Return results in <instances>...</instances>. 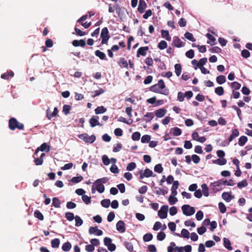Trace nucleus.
I'll return each mask as SVG.
<instances>
[{
  "instance_id": "obj_1",
  "label": "nucleus",
  "mask_w": 252,
  "mask_h": 252,
  "mask_svg": "<svg viewBox=\"0 0 252 252\" xmlns=\"http://www.w3.org/2000/svg\"><path fill=\"white\" fill-rule=\"evenodd\" d=\"M165 87L164 82L163 80L160 79L158 81V84L152 86L150 88V90L153 92L156 93H159L162 94L167 95L169 94V91L167 89H165L163 91L162 89Z\"/></svg>"
},
{
  "instance_id": "obj_2",
  "label": "nucleus",
  "mask_w": 252,
  "mask_h": 252,
  "mask_svg": "<svg viewBox=\"0 0 252 252\" xmlns=\"http://www.w3.org/2000/svg\"><path fill=\"white\" fill-rule=\"evenodd\" d=\"M8 126L11 130H14L16 128L22 130L24 128V125L19 122L15 118H11L9 120Z\"/></svg>"
},
{
  "instance_id": "obj_3",
  "label": "nucleus",
  "mask_w": 252,
  "mask_h": 252,
  "mask_svg": "<svg viewBox=\"0 0 252 252\" xmlns=\"http://www.w3.org/2000/svg\"><path fill=\"white\" fill-rule=\"evenodd\" d=\"M108 179L106 177L97 179L94 183L96 186V189L99 193H102L104 192L105 188L103 184L106 183Z\"/></svg>"
},
{
  "instance_id": "obj_4",
  "label": "nucleus",
  "mask_w": 252,
  "mask_h": 252,
  "mask_svg": "<svg viewBox=\"0 0 252 252\" xmlns=\"http://www.w3.org/2000/svg\"><path fill=\"white\" fill-rule=\"evenodd\" d=\"M78 137L83 140L86 143L92 144L96 140V137L94 135L89 136L87 133H83L78 135Z\"/></svg>"
},
{
  "instance_id": "obj_5",
  "label": "nucleus",
  "mask_w": 252,
  "mask_h": 252,
  "mask_svg": "<svg viewBox=\"0 0 252 252\" xmlns=\"http://www.w3.org/2000/svg\"><path fill=\"white\" fill-rule=\"evenodd\" d=\"M100 37L102 38L101 44H107L108 41L110 38L109 31L107 27L103 28L101 32Z\"/></svg>"
},
{
  "instance_id": "obj_6",
  "label": "nucleus",
  "mask_w": 252,
  "mask_h": 252,
  "mask_svg": "<svg viewBox=\"0 0 252 252\" xmlns=\"http://www.w3.org/2000/svg\"><path fill=\"white\" fill-rule=\"evenodd\" d=\"M182 210L183 214L187 216H191L195 213L194 207L190 206L189 205H184L182 207Z\"/></svg>"
},
{
  "instance_id": "obj_7",
  "label": "nucleus",
  "mask_w": 252,
  "mask_h": 252,
  "mask_svg": "<svg viewBox=\"0 0 252 252\" xmlns=\"http://www.w3.org/2000/svg\"><path fill=\"white\" fill-rule=\"evenodd\" d=\"M168 206L167 205L162 206L158 212V216L162 219L167 218Z\"/></svg>"
},
{
  "instance_id": "obj_8",
  "label": "nucleus",
  "mask_w": 252,
  "mask_h": 252,
  "mask_svg": "<svg viewBox=\"0 0 252 252\" xmlns=\"http://www.w3.org/2000/svg\"><path fill=\"white\" fill-rule=\"evenodd\" d=\"M221 186L220 181L219 180L212 183L210 185V188L214 192H217L222 189Z\"/></svg>"
},
{
  "instance_id": "obj_9",
  "label": "nucleus",
  "mask_w": 252,
  "mask_h": 252,
  "mask_svg": "<svg viewBox=\"0 0 252 252\" xmlns=\"http://www.w3.org/2000/svg\"><path fill=\"white\" fill-rule=\"evenodd\" d=\"M117 230L120 233H124L126 231L125 223L123 220H119L116 223Z\"/></svg>"
},
{
  "instance_id": "obj_10",
  "label": "nucleus",
  "mask_w": 252,
  "mask_h": 252,
  "mask_svg": "<svg viewBox=\"0 0 252 252\" xmlns=\"http://www.w3.org/2000/svg\"><path fill=\"white\" fill-rule=\"evenodd\" d=\"M89 232L91 234L95 233L97 236H101L103 234L102 231L98 229L97 226L95 227H90L89 230Z\"/></svg>"
},
{
  "instance_id": "obj_11",
  "label": "nucleus",
  "mask_w": 252,
  "mask_h": 252,
  "mask_svg": "<svg viewBox=\"0 0 252 252\" xmlns=\"http://www.w3.org/2000/svg\"><path fill=\"white\" fill-rule=\"evenodd\" d=\"M50 150V146L48 145L46 143H43L41 146L37 148L36 150L35 154H36L39 151H45L46 152H49Z\"/></svg>"
},
{
  "instance_id": "obj_12",
  "label": "nucleus",
  "mask_w": 252,
  "mask_h": 252,
  "mask_svg": "<svg viewBox=\"0 0 252 252\" xmlns=\"http://www.w3.org/2000/svg\"><path fill=\"white\" fill-rule=\"evenodd\" d=\"M147 4L144 0H139V5L137 10L140 13H143L145 9L147 8Z\"/></svg>"
},
{
  "instance_id": "obj_13",
  "label": "nucleus",
  "mask_w": 252,
  "mask_h": 252,
  "mask_svg": "<svg viewBox=\"0 0 252 252\" xmlns=\"http://www.w3.org/2000/svg\"><path fill=\"white\" fill-rule=\"evenodd\" d=\"M99 117L98 116H93L90 120V124L91 127H94L96 126H100L101 125L98 121Z\"/></svg>"
},
{
  "instance_id": "obj_14",
  "label": "nucleus",
  "mask_w": 252,
  "mask_h": 252,
  "mask_svg": "<svg viewBox=\"0 0 252 252\" xmlns=\"http://www.w3.org/2000/svg\"><path fill=\"white\" fill-rule=\"evenodd\" d=\"M148 50L149 47L148 46L140 47L137 51V57H139L140 55L145 56Z\"/></svg>"
},
{
  "instance_id": "obj_15",
  "label": "nucleus",
  "mask_w": 252,
  "mask_h": 252,
  "mask_svg": "<svg viewBox=\"0 0 252 252\" xmlns=\"http://www.w3.org/2000/svg\"><path fill=\"white\" fill-rule=\"evenodd\" d=\"M185 43L183 42L179 38L176 37L173 40V45L178 47L180 48L184 46Z\"/></svg>"
},
{
  "instance_id": "obj_16",
  "label": "nucleus",
  "mask_w": 252,
  "mask_h": 252,
  "mask_svg": "<svg viewBox=\"0 0 252 252\" xmlns=\"http://www.w3.org/2000/svg\"><path fill=\"white\" fill-rule=\"evenodd\" d=\"M167 110L164 108H160L155 111V114L158 118L163 117L166 113Z\"/></svg>"
},
{
  "instance_id": "obj_17",
  "label": "nucleus",
  "mask_w": 252,
  "mask_h": 252,
  "mask_svg": "<svg viewBox=\"0 0 252 252\" xmlns=\"http://www.w3.org/2000/svg\"><path fill=\"white\" fill-rule=\"evenodd\" d=\"M72 44L73 46L74 47H78L81 46L82 47H83L86 45V42L84 39H80V40H74Z\"/></svg>"
},
{
  "instance_id": "obj_18",
  "label": "nucleus",
  "mask_w": 252,
  "mask_h": 252,
  "mask_svg": "<svg viewBox=\"0 0 252 252\" xmlns=\"http://www.w3.org/2000/svg\"><path fill=\"white\" fill-rule=\"evenodd\" d=\"M179 185V183L178 181H174L173 183V185L171 187V194L173 195H176L177 194V192L176 191L177 189L178 188V186Z\"/></svg>"
},
{
  "instance_id": "obj_19",
  "label": "nucleus",
  "mask_w": 252,
  "mask_h": 252,
  "mask_svg": "<svg viewBox=\"0 0 252 252\" xmlns=\"http://www.w3.org/2000/svg\"><path fill=\"white\" fill-rule=\"evenodd\" d=\"M154 116L152 112H147L143 117V121L146 123L150 122L154 118Z\"/></svg>"
},
{
  "instance_id": "obj_20",
  "label": "nucleus",
  "mask_w": 252,
  "mask_h": 252,
  "mask_svg": "<svg viewBox=\"0 0 252 252\" xmlns=\"http://www.w3.org/2000/svg\"><path fill=\"white\" fill-rule=\"evenodd\" d=\"M14 72L10 70L6 73H3L1 75V78L3 79L8 80L10 78H12L14 76Z\"/></svg>"
},
{
  "instance_id": "obj_21",
  "label": "nucleus",
  "mask_w": 252,
  "mask_h": 252,
  "mask_svg": "<svg viewBox=\"0 0 252 252\" xmlns=\"http://www.w3.org/2000/svg\"><path fill=\"white\" fill-rule=\"evenodd\" d=\"M239 135V132L237 129H233L232 130V133L228 138L229 142L232 141L233 139L238 136Z\"/></svg>"
},
{
  "instance_id": "obj_22",
  "label": "nucleus",
  "mask_w": 252,
  "mask_h": 252,
  "mask_svg": "<svg viewBox=\"0 0 252 252\" xmlns=\"http://www.w3.org/2000/svg\"><path fill=\"white\" fill-rule=\"evenodd\" d=\"M222 198L227 202H229L234 198V196H232L230 192H224L222 194Z\"/></svg>"
},
{
  "instance_id": "obj_23",
  "label": "nucleus",
  "mask_w": 252,
  "mask_h": 252,
  "mask_svg": "<svg viewBox=\"0 0 252 252\" xmlns=\"http://www.w3.org/2000/svg\"><path fill=\"white\" fill-rule=\"evenodd\" d=\"M213 162L219 165H223L226 164L227 160L224 158H218L213 160Z\"/></svg>"
},
{
  "instance_id": "obj_24",
  "label": "nucleus",
  "mask_w": 252,
  "mask_h": 252,
  "mask_svg": "<svg viewBox=\"0 0 252 252\" xmlns=\"http://www.w3.org/2000/svg\"><path fill=\"white\" fill-rule=\"evenodd\" d=\"M161 34L162 37L165 38L167 41H170L171 40V38L169 35V32L168 31L162 30L161 31Z\"/></svg>"
},
{
  "instance_id": "obj_25",
  "label": "nucleus",
  "mask_w": 252,
  "mask_h": 252,
  "mask_svg": "<svg viewBox=\"0 0 252 252\" xmlns=\"http://www.w3.org/2000/svg\"><path fill=\"white\" fill-rule=\"evenodd\" d=\"M206 36L209 39V41H207L208 44H210L211 45H213L215 44L216 38L214 36L208 33L206 34Z\"/></svg>"
},
{
  "instance_id": "obj_26",
  "label": "nucleus",
  "mask_w": 252,
  "mask_h": 252,
  "mask_svg": "<svg viewBox=\"0 0 252 252\" xmlns=\"http://www.w3.org/2000/svg\"><path fill=\"white\" fill-rule=\"evenodd\" d=\"M94 54L100 59L107 60L106 55L103 52L97 50L95 51Z\"/></svg>"
},
{
  "instance_id": "obj_27",
  "label": "nucleus",
  "mask_w": 252,
  "mask_h": 252,
  "mask_svg": "<svg viewBox=\"0 0 252 252\" xmlns=\"http://www.w3.org/2000/svg\"><path fill=\"white\" fill-rule=\"evenodd\" d=\"M118 63L121 67L126 68H128L127 62L126 60L124 58H121L120 59Z\"/></svg>"
},
{
  "instance_id": "obj_28",
  "label": "nucleus",
  "mask_w": 252,
  "mask_h": 252,
  "mask_svg": "<svg viewBox=\"0 0 252 252\" xmlns=\"http://www.w3.org/2000/svg\"><path fill=\"white\" fill-rule=\"evenodd\" d=\"M223 240L225 248L229 251H231L232 250V247L231 246V243L229 240L226 238H224Z\"/></svg>"
},
{
  "instance_id": "obj_29",
  "label": "nucleus",
  "mask_w": 252,
  "mask_h": 252,
  "mask_svg": "<svg viewBox=\"0 0 252 252\" xmlns=\"http://www.w3.org/2000/svg\"><path fill=\"white\" fill-rule=\"evenodd\" d=\"M71 248V244L70 242H67L64 243L62 247V249L64 252H68Z\"/></svg>"
},
{
  "instance_id": "obj_30",
  "label": "nucleus",
  "mask_w": 252,
  "mask_h": 252,
  "mask_svg": "<svg viewBox=\"0 0 252 252\" xmlns=\"http://www.w3.org/2000/svg\"><path fill=\"white\" fill-rule=\"evenodd\" d=\"M107 109L103 106H98L95 109V113L96 114H102L106 111Z\"/></svg>"
},
{
  "instance_id": "obj_31",
  "label": "nucleus",
  "mask_w": 252,
  "mask_h": 252,
  "mask_svg": "<svg viewBox=\"0 0 252 252\" xmlns=\"http://www.w3.org/2000/svg\"><path fill=\"white\" fill-rule=\"evenodd\" d=\"M51 246L53 248H58L60 244V241L58 238L52 240L51 242Z\"/></svg>"
},
{
  "instance_id": "obj_32",
  "label": "nucleus",
  "mask_w": 252,
  "mask_h": 252,
  "mask_svg": "<svg viewBox=\"0 0 252 252\" xmlns=\"http://www.w3.org/2000/svg\"><path fill=\"white\" fill-rule=\"evenodd\" d=\"M216 81L218 84H222L226 82V80L224 75H221L217 77Z\"/></svg>"
},
{
  "instance_id": "obj_33",
  "label": "nucleus",
  "mask_w": 252,
  "mask_h": 252,
  "mask_svg": "<svg viewBox=\"0 0 252 252\" xmlns=\"http://www.w3.org/2000/svg\"><path fill=\"white\" fill-rule=\"evenodd\" d=\"M248 140V138L246 136H241L239 138L238 144L240 146H243Z\"/></svg>"
},
{
  "instance_id": "obj_34",
  "label": "nucleus",
  "mask_w": 252,
  "mask_h": 252,
  "mask_svg": "<svg viewBox=\"0 0 252 252\" xmlns=\"http://www.w3.org/2000/svg\"><path fill=\"white\" fill-rule=\"evenodd\" d=\"M175 72L177 76H180L182 72V67L180 64L176 63L175 65Z\"/></svg>"
},
{
  "instance_id": "obj_35",
  "label": "nucleus",
  "mask_w": 252,
  "mask_h": 252,
  "mask_svg": "<svg viewBox=\"0 0 252 252\" xmlns=\"http://www.w3.org/2000/svg\"><path fill=\"white\" fill-rule=\"evenodd\" d=\"M58 110L57 108L55 107L54 109V111L51 114V115H49V112L48 111H47L46 116L49 120H50L52 117L56 116L58 114Z\"/></svg>"
},
{
  "instance_id": "obj_36",
  "label": "nucleus",
  "mask_w": 252,
  "mask_h": 252,
  "mask_svg": "<svg viewBox=\"0 0 252 252\" xmlns=\"http://www.w3.org/2000/svg\"><path fill=\"white\" fill-rule=\"evenodd\" d=\"M52 205L55 208H60L61 207V202L57 197H54L52 199Z\"/></svg>"
},
{
  "instance_id": "obj_37",
  "label": "nucleus",
  "mask_w": 252,
  "mask_h": 252,
  "mask_svg": "<svg viewBox=\"0 0 252 252\" xmlns=\"http://www.w3.org/2000/svg\"><path fill=\"white\" fill-rule=\"evenodd\" d=\"M34 216L40 220H44V216L39 210H35L34 212Z\"/></svg>"
},
{
  "instance_id": "obj_38",
  "label": "nucleus",
  "mask_w": 252,
  "mask_h": 252,
  "mask_svg": "<svg viewBox=\"0 0 252 252\" xmlns=\"http://www.w3.org/2000/svg\"><path fill=\"white\" fill-rule=\"evenodd\" d=\"M202 189V193L204 196L207 197L209 196V190L206 184H204L201 186Z\"/></svg>"
},
{
  "instance_id": "obj_39",
  "label": "nucleus",
  "mask_w": 252,
  "mask_h": 252,
  "mask_svg": "<svg viewBox=\"0 0 252 252\" xmlns=\"http://www.w3.org/2000/svg\"><path fill=\"white\" fill-rule=\"evenodd\" d=\"M184 35L187 39L191 41L194 42L196 40L193 34L190 32H187L185 33Z\"/></svg>"
},
{
  "instance_id": "obj_40",
  "label": "nucleus",
  "mask_w": 252,
  "mask_h": 252,
  "mask_svg": "<svg viewBox=\"0 0 252 252\" xmlns=\"http://www.w3.org/2000/svg\"><path fill=\"white\" fill-rule=\"evenodd\" d=\"M215 92L217 94L220 96L224 94V91L222 87H218L215 88Z\"/></svg>"
},
{
  "instance_id": "obj_41",
  "label": "nucleus",
  "mask_w": 252,
  "mask_h": 252,
  "mask_svg": "<svg viewBox=\"0 0 252 252\" xmlns=\"http://www.w3.org/2000/svg\"><path fill=\"white\" fill-rule=\"evenodd\" d=\"M171 130L173 131L174 136H179L182 134L181 129L177 127L172 128Z\"/></svg>"
},
{
  "instance_id": "obj_42",
  "label": "nucleus",
  "mask_w": 252,
  "mask_h": 252,
  "mask_svg": "<svg viewBox=\"0 0 252 252\" xmlns=\"http://www.w3.org/2000/svg\"><path fill=\"white\" fill-rule=\"evenodd\" d=\"M125 246L129 252H132L133 251V246L131 242L126 241L125 242Z\"/></svg>"
},
{
  "instance_id": "obj_43",
  "label": "nucleus",
  "mask_w": 252,
  "mask_h": 252,
  "mask_svg": "<svg viewBox=\"0 0 252 252\" xmlns=\"http://www.w3.org/2000/svg\"><path fill=\"white\" fill-rule=\"evenodd\" d=\"M74 219L75 220L76 226H80L83 224V221L79 216H75Z\"/></svg>"
},
{
  "instance_id": "obj_44",
  "label": "nucleus",
  "mask_w": 252,
  "mask_h": 252,
  "mask_svg": "<svg viewBox=\"0 0 252 252\" xmlns=\"http://www.w3.org/2000/svg\"><path fill=\"white\" fill-rule=\"evenodd\" d=\"M83 179V177L82 176H79L73 177L70 181L73 183H78L82 181Z\"/></svg>"
},
{
  "instance_id": "obj_45",
  "label": "nucleus",
  "mask_w": 252,
  "mask_h": 252,
  "mask_svg": "<svg viewBox=\"0 0 252 252\" xmlns=\"http://www.w3.org/2000/svg\"><path fill=\"white\" fill-rule=\"evenodd\" d=\"M101 205L104 208H108L110 204V201L109 199H105L101 201Z\"/></svg>"
},
{
  "instance_id": "obj_46",
  "label": "nucleus",
  "mask_w": 252,
  "mask_h": 252,
  "mask_svg": "<svg viewBox=\"0 0 252 252\" xmlns=\"http://www.w3.org/2000/svg\"><path fill=\"white\" fill-rule=\"evenodd\" d=\"M158 48L160 50H163L167 47V43L164 40L161 41L158 44Z\"/></svg>"
},
{
  "instance_id": "obj_47",
  "label": "nucleus",
  "mask_w": 252,
  "mask_h": 252,
  "mask_svg": "<svg viewBox=\"0 0 252 252\" xmlns=\"http://www.w3.org/2000/svg\"><path fill=\"white\" fill-rule=\"evenodd\" d=\"M71 109V106L69 105H64L63 108V113L67 115L70 113V110Z\"/></svg>"
},
{
  "instance_id": "obj_48",
  "label": "nucleus",
  "mask_w": 252,
  "mask_h": 252,
  "mask_svg": "<svg viewBox=\"0 0 252 252\" xmlns=\"http://www.w3.org/2000/svg\"><path fill=\"white\" fill-rule=\"evenodd\" d=\"M153 235L151 233H146L143 236V240L144 242H149L152 240Z\"/></svg>"
},
{
  "instance_id": "obj_49",
  "label": "nucleus",
  "mask_w": 252,
  "mask_h": 252,
  "mask_svg": "<svg viewBox=\"0 0 252 252\" xmlns=\"http://www.w3.org/2000/svg\"><path fill=\"white\" fill-rule=\"evenodd\" d=\"M154 170L155 172L158 173H161L163 171V168L160 163L158 164L154 167Z\"/></svg>"
},
{
  "instance_id": "obj_50",
  "label": "nucleus",
  "mask_w": 252,
  "mask_h": 252,
  "mask_svg": "<svg viewBox=\"0 0 252 252\" xmlns=\"http://www.w3.org/2000/svg\"><path fill=\"white\" fill-rule=\"evenodd\" d=\"M176 195H171L168 199V201L171 205L174 204L176 202H177L178 199L175 197Z\"/></svg>"
},
{
  "instance_id": "obj_51",
  "label": "nucleus",
  "mask_w": 252,
  "mask_h": 252,
  "mask_svg": "<svg viewBox=\"0 0 252 252\" xmlns=\"http://www.w3.org/2000/svg\"><path fill=\"white\" fill-rule=\"evenodd\" d=\"M248 185V184L247 181L246 180H244L241 182H239L237 184V187L239 189H242V188L247 187Z\"/></svg>"
},
{
  "instance_id": "obj_52",
  "label": "nucleus",
  "mask_w": 252,
  "mask_h": 252,
  "mask_svg": "<svg viewBox=\"0 0 252 252\" xmlns=\"http://www.w3.org/2000/svg\"><path fill=\"white\" fill-rule=\"evenodd\" d=\"M141 134L139 132H135L132 133L131 138L134 141L139 140L140 138Z\"/></svg>"
},
{
  "instance_id": "obj_53",
  "label": "nucleus",
  "mask_w": 252,
  "mask_h": 252,
  "mask_svg": "<svg viewBox=\"0 0 252 252\" xmlns=\"http://www.w3.org/2000/svg\"><path fill=\"white\" fill-rule=\"evenodd\" d=\"M136 167V164L134 162L129 163L126 166V170L128 171H132Z\"/></svg>"
},
{
  "instance_id": "obj_54",
  "label": "nucleus",
  "mask_w": 252,
  "mask_h": 252,
  "mask_svg": "<svg viewBox=\"0 0 252 252\" xmlns=\"http://www.w3.org/2000/svg\"><path fill=\"white\" fill-rule=\"evenodd\" d=\"M241 86V84L237 82H233L231 83L230 85L231 88L236 90L240 89Z\"/></svg>"
},
{
  "instance_id": "obj_55",
  "label": "nucleus",
  "mask_w": 252,
  "mask_h": 252,
  "mask_svg": "<svg viewBox=\"0 0 252 252\" xmlns=\"http://www.w3.org/2000/svg\"><path fill=\"white\" fill-rule=\"evenodd\" d=\"M151 139V136L149 135H143L141 139V141L143 143H148L150 142Z\"/></svg>"
},
{
  "instance_id": "obj_56",
  "label": "nucleus",
  "mask_w": 252,
  "mask_h": 252,
  "mask_svg": "<svg viewBox=\"0 0 252 252\" xmlns=\"http://www.w3.org/2000/svg\"><path fill=\"white\" fill-rule=\"evenodd\" d=\"M65 217L69 221H72L74 218V214L71 212H67L65 214Z\"/></svg>"
},
{
  "instance_id": "obj_57",
  "label": "nucleus",
  "mask_w": 252,
  "mask_h": 252,
  "mask_svg": "<svg viewBox=\"0 0 252 252\" xmlns=\"http://www.w3.org/2000/svg\"><path fill=\"white\" fill-rule=\"evenodd\" d=\"M143 173L144 174V175H145V177L149 178L153 176V172L149 168H146Z\"/></svg>"
},
{
  "instance_id": "obj_58",
  "label": "nucleus",
  "mask_w": 252,
  "mask_h": 252,
  "mask_svg": "<svg viewBox=\"0 0 252 252\" xmlns=\"http://www.w3.org/2000/svg\"><path fill=\"white\" fill-rule=\"evenodd\" d=\"M219 208L221 213H224L226 212V208L222 202H220L219 203Z\"/></svg>"
},
{
  "instance_id": "obj_59",
  "label": "nucleus",
  "mask_w": 252,
  "mask_h": 252,
  "mask_svg": "<svg viewBox=\"0 0 252 252\" xmlns=\"http://www.w3.org/2000/svg\"><path fill=\"white\" fill-rule=\"evenodd\" d=\"M181 235L184 238H189V233L186 229H183L181 231Z\"/></svg>"
},
{
  "instance_id": "obj_60",
  "label": "nucleus",
  "mask_w": 252,
  "mask_h": 252,
  "mask_svg": "<svg viewBox=\"0 0 252 252\" xmlns=\"http://www.w3.org/2000/svg\"><path fill=\"white\" fill-rule=\"evenodd\" d=\"M165 237L166 235L165 233H164L163 232H160L157 235V239L158 241H161L165 239Z\"/></svg>"
},
{
  "instance_id": "obj_61",
  "label": "nucleus",
  "mask_w": 252,
  "mask_h": 252,
  "mask_svg": "<svg viewBox=\"0 0 252 252\" xmlns=\"http://www.w3.org/2000/svg\"><path fill=\"white\" fill-rule=\"evenodd\" d=\"M195 217L197 220H202L203 218V212L201 210L197 211Z\"/></svg>"
},
{
  "instance_id": "obj_62",
  "label": "nucleus",
  "mask_w": 252,
  "mask_h": 252,
  "mask_svg": "<svg viewBox=\"0 0 252 252\" xmlns=\"http://www.w3.org/2000/svg\"><path fill=\"white\" fill-rule=\"evenodd\" d=\"M186 56L189 59H192L194 56V52L192 49H190L186 53Z\"/></svg>"
},
{
  "instance_id": "obj_63",
  "label": "nucleus",
  "mask_w": 252,
  "mask_h": 252,
  "mask_svg": "<svg viewBox=\"0 0 252 252\" xmlns=\"http://www.w3.org/2000/svg\"><path fill=\"white\" fill-rule=\"evenodd\" d=\"M82 200L86 204H89L91 203V197H89L86 195H84L82 196Z\"/></svg>"
},
{
  "instance_id": "obj_64",
  "label": "nucleus",
  "mask_w": 252,
  "mask_h": 252,
  "mask_svg": "<svg viewBox=\"0 0 252 252\" xmlns=\"http://www.w3.org/2000/svg\"><path fill=\"white\" fill-rule=\"evenodd\" d=\"M241 55L243 58L246 59L250 56V53L248 50L244 49L241 52Z\"/></svg>"
}]
</instances>
